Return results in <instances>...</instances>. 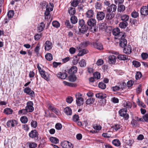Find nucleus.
<instances>
[{"instance_id": "nucleus-42", "label": "nucleus", "mask_w": 148, "mask_h": 148, "mask_svg": "<svg viewBox=\"0 0 148 148\" xmlns=\"http://www.w3.org/2000/svg\"><path fill=\"white\" fill-rule=\"evenodd\" d=\"M28 119L26 116H23L20 118L21 122L23 123H26L28 121Z\"/></svg>"}, {"instance_id": "nucleus-60", "label": "nucleus", "mask_w": 148, "mask_h": 148, "mask_svg": "<svg viewBox=\"0 0 148 148\" xmlns=\"http://www.w3.org/2000/svg\"><path fill=\"white\" fill-rule=\"evenodd\" d=\"M73 120L75 122H77L79 120V117L78 115L75 114L73 116Z\"/></svg>"}, {"instance_id": "nucleus-21", "label": "nucleus", "mask_w": 148, "mask_h": 148, "mask_svg": "<svg viewBox=\"0 0 148 148\" xmlns=\"http://www.w3.org/2000/svg\"><path fill=\"white\" fill-rule=\"evenodd\" d=\"M57 77L62 79H64L67 77V74L66 73H62L60 72L58 73L57 74Z\"/></svg>"}, {"instance_id": "nucleus-27", "label": "nucleus", "mask_w": 148, "mask_h": 148, "mask_svg": "<svg viewBox=\"0 0 148 148\" xmlns=\"http://www.w3.org/2000/svg\"><path fill=\"white\" fill-rule=\"evenodd\" d=\"M94 15V12L92 10H90L87 11L86 13V16L88 18L92 17Z\"/></svg>"}, {"instance_id": "nucleus-35", "label": "nucleus", "mask_w": 148, "mask_h": 148, "mask_svg": "<svg viewBox=\"0 0 148 148\" xmlns=\"http://www.w3.org/2000/svg\"><path fill=\"white\" fill-rule=\"evenodd\" d=\"M95 101V99L91 97L89 99H88L86 101V104L87 105H90L94 103Z\"/></svg>"}, {"instance_id": "nucleus-1", "label": "nucleus", "mask_w": 148, "mask_h": 148, "mask_svg": "<svg viewBox=\"0 0 148 148\" xmlns=\"http://www.w3.org/2000/svg\"><path fill=\"white\" fill-rule=\"evenodd\" d=\"M79 23L80 26L78 27L79 31L82 34H84L88 30V26L85 24L84 21L83 19L79 20Z\"/></svg>"}, {"instance_id": "nucleus-52", "label": "nucleus", "mask_w": 148, "mask_h": 148, "mask_svg": "<svg viewBox=\"0 0 148 148\" xmlns=\"http://www.w3.org/2000/svg\"><path fill=\"white\" fill-rule=\"evenodd\" d=\"M121 127V125L119 124H115L114 126H113L114 130L117 131Z\"/></svg>"}, {"instance_id": "nucleus-36", "label": "nucleus", "mask_w": 148, "mask_h": 148, "mask_svg": "<svg viewBox=\"0 0 148 148\" xmlns=\"http://www.w3.org/2000/svg\"><path fill=\"white\" fill-rule=\"evenodd\" d=\"M128 25L127 22L122 21L119 24V27L121 28H125Z\"/></svg>"}, {"instance_id": "nucleus-62", "label": "nucleus", "mask_w": 148, "mask_h": 148, "mask_svg": "<svg viewBox=\"0 0 148 148\" xmlns=\"http://www.w3.org/2000/svg\"><path fill=\"white\" fill-rule=\"evenodd\" d=\"M142 76V74L141 72H138L136 74V79H139Z\"/></svg>"}, {"instance_id": "nucleus-2", "label": "nucleus", "mask_w": 148, "mask_h": 148, "mask_svg": "<svg viewBox=\"0 0 148 148\" xmlns=\"http://www.w3.org/2000/svg\"><path fill=\"white\" fill-rule=\"evenodd\" d=\"M112 33L116 37L115 38L116 39H120V37L122 36L125 34L124 32H120L119 29L118 27L114 29Z\"/></svg>"}, {"instance_id": "nucleus-32", "label": "nucleus", "mask_w": 148, "mask_h": 148, "mask_svg": "<svg viewBox=\"0 0 148 148\" xmlns=\"http://www.w3.org/2000/svg\"><path fill=\"white\" fill-rule=\"evenodd\" d=\"M114 16V14L113 13H108L106 14V18L107 20H111Z\"/></svg>"}, {"instance_id": "nucleus-51", "label": "nucleus", "mask_w": 148, "mask_h": 148, "mask_svg": "<svg viewBox=\"0 0 148 148\" xmlns=\"http://www.w3.org/2000/svg\"><path fill=\"white\" fill-rule=\"evenodd\" d=\"M133 65L136 67H138L140 65V63L138 61L134 60L132 62Z\"/></svg>"}, {"instance_id": "nucleus-4", "label": "nucleus", "mask_w": 148, "mask_h": 148, "mask_svg": "<svg viewBox=\"0 0 148 148\" xmlns=\"http://www.w3.org/2000/svg\"><path fill=\"white\" fill-rule=\"evenodd\" d=\"M127 110L126 108H123L120 110L119 112V115L123 116L125 120H127L129 118V115L127 113Z\"/></svg>"}, {"instance_id": "nucleus-14", "label": "nucleus", "mask_w": 148, "mask_h": 148, "mask_svg": "<svg viewBox=\"0 0 148 148\" xmlns=\"http://www.w3.org/2000/svg\"><path fill=\"white\" fill-rule=\"evenodd\" d=\"M140 13L143 16H147L148 15V9L146 6H143L140 9Z\"/></svg>"}, {"instance_id": "nucleus-11", "label": "nucleus", "mask_w": 148, "mask_h": 148, "mask_svg": "<svg viewBox=\"0 0 148 148\" xmlns=\"http://www.w3.org/2000/svg\"><path fill=\"white\" fill-rule=\"evenodd\" d=\"M117 6L116 5L112 4L108 6L107 8V10L109 13H112L115 12Z\"/></svg>"}, {"instance_id": "nucleus-31", "label": "nucleus", "mask_w": 148, "mask_h": 148, "mask_svg": "<svg viewBox=\"0 0 148 148\" xmlns=\"http://www.w3.org/2000/svg\"><path fill=\"white\" fill-rule=\"evenodd\" d=\"M13 112V110L12 109L9 108H6L4 109V112L6 114L8 115L11 114Z\"/></svg>"}, {"instance_id": "nucleus-46", "label": "nucleus", "mask_w": 148, "mask_h": 148, "mask_svg": "<svg viewBox=\"0 0 148 148\" xmlns=\"http://www.w3.org/2000/svg\"><path fill=\"white\" fill-rule=\"evenodd\" d=\"M28 144L29 148H35L37 147V144L34 142H29Z\"/></svg>"}, {"instance_id": "nucleus-54", "label": "nucleus", "mask_w": 148, "mask_h": 148, "mask_svg": "<svg viewBox=\"0 0 148 148\" xmlns=\"http://www.w3.org/2000/svg\"><path fill=\"white\" fill-rule=\"evenodd\" d=\"M27 112H29L27 111V109L25 108V109H23L19 110L18 112V114H24Z\"/></svg>"}, {"instance_id": "nucleus-55", "label": "nucleus", "mask_w": 148, "mask_h": 148, "mask_svg": "<svg viewBox=\"0 0 148 148\" xmlns=\"http://www.w3.org/2000/svg\"><path fill=\"white\" fill-rule=\"evenodd\" d=\"M14 12L13 10H10L8 13L7 15L8 18H12L14 15Z\"/></svg>"}, {"instance_id": "nucleus-43", "label": "nucleus", "mask_w": 148, "mask_h": 148, "mask_svg": "<svg viewBox=\"0 0 148 148\" xmlns=\"http://www.w3.org/2000/svg\"><path fill=\"white\" fill-rule=\"evenodd\" d=\"M125 9V6L123 5H120L119 6L118 8V10L119 12H123Z\"/></svg>"}, {"instance_id": "nucleus-34", "label": "nucleus", "mask_w": 148, "mask_h": 148, "mask_svg": "<svg viewBox=\"0 0 148 148\" xmlns=\"http://www.w3.org/2000/svg\"><path fill=\"white\" fill-rule=\"evenodd\" d=\"M88 51L85 49H84L82 50H80L78 53L77 56H82L84 54L87 53L88 52Z\"/></svg>"}, {"instance_id": "nucleus-5", "label": "nucleus", "mask_w": 148, "mask_h": 148, "mask_svg": "<svg viewBox=\"0 0 148 148\" xmlns=\"http://www.w3.org/2000/svg\"><path fill=\"white\" fill-rule=\"evenodd\" d=\"M82 95L78 94L75 96L76 98V103L77 106H79L82 105L84 103V99L81 97Z\"/></svg>"}, {"instance_id": "nucleus-58", "label": "nucleus", "mask_w": 148, "mask_h": 148, "mask_svg": "<svg viewBox=\"0 0 148 148\" xmlns=\"http://www.w3.org/2000/svg\"><path fill=\"white\" fill-rule=\"evenodd\" d=\"M31 126L34 128H36L37 126V122L36 121L32 120L31 122Z\"/></svg>"}, {"instance_id": "nucleus-57", "label": "nucleus", "mask_w": 148, "mask_h": 148, "mask_svg": "<svg viewBox=\"0 0 148 148\" xmlns=\"http://www.w3.org/2000/svg\"><path fill=\"white\" fill-rule=\"evenodd\" d=\"M79 63L81 67H83L86 66V61L84 59L82 60L79 62Z\"/></svg>"}, {"instance_id": "nucleus-61", "label": "nucleus", "mask_w": 148, "mask_h": 148, "mask_svg": "<svg viewBox=\"0 0 148 148\" xmlns=\"http://www.w3.org/2000/svg\"><path fill=\"white\" fill-rule=\"evenodd\" d=\"M62 125L60 123H58L55 125V128L58 130H61L62 128Z\"/></svg>"}, {"instance_id": "nucleus-30", "label": "nucleus", "mask_w": 148, "mask_h": 148, "mask_svg": "<svg viewBox=\"0 0 148 148\" xmlns=\"http://www.w3.org/2000/svg\"><path fill=\"white\" fill-rule=\"evenodd\" d=\"M77 79V77L75 75H71L69 77V81L71 82H75Z\"/></svg>"}, {"instance_id": "nucleus-38", "label": "nucleus", "mask_w": 148, "mask_h": 148, "mask_svg": "<svg viewBox=\"0 0 148 148\" xmlns=\"http://www.w3.org/2000/svg\"><path fill=\"white\" fill-rule=\"evenodd\" d=\"M119 89L123 90L126 86V84L124 82H120L118 84Z\"/></svg>"}, {"instance_id": "nucleus-20", "label": "nucleus", "mask_w": 148, "mask_h": 148, "mask_svg": "<svg viewBox=\"0 0 148 148\" xmlns=\"http://www.w3.org/2000/svg\"><path fill=\"white\" fill-rule=\"evenodd\" d=\"M116 57L114 55H110L108 57V62L110 64H114L116 62Z\"/></svg>"}, {"instance_id": "nucleus-49", "label": "nucleus", "mask_w": 148, "mask_h": 148, "mask_svg": "<svg viewBox=\"0 0 148 148\" xmlns=\"http://www.w3.org/2000/svg\"><path fill=\"white\" fill-rule=\"evenodd\" d=\"M94 77L97 79L100 78V74L98 72H96L93 73Z\"/></svg>"}, {"instance_id": "nucleus-7", "label": "nucleus", "mask_w": 148, "mask_h": 148, "mask_svg": "<svg viewBox=\"0 0 148 148\" xmlns=\"http://www.w3.org/2000/svg\"><path fill=\"white\" fill-rule=\"evenodd\" d=\"M53 45L51 42L49 40H47L44 45V48L45 51H49L51 50Z\"/></svg>"}, {"instance_id": "nucleus-33", "label": "nucleus", "mask_w": 148, "mask_h": 148, "mask_svg": "<svg viewBox=\"0 0 148 148\" xmlns=\"http://www.w3.org/2000/svg\"><path fill=\"white\" fill-rule=\"evenodd\" d=\"M45 27V25L43 22H42L40 23V25L38 28V30L39 32H41L44 29Z\"/></svg>"}, {"instance_id": "nucleus-25", "label": "nucleus", "mask_w": 148, "mask_h": 148, "mask_svg": "<svg viewBox=\"0 0 148 148\" xmlns=\"http://www.w3.org/2000/svg\"><path fill=\"white\" fill-rule=\"evenodd\" d=\"M49 108L57 114H58L59 113V111L58 110L56 109L54 106L51 105H49Z\"/></svg>"}, {"instance_id": "nucleus-24", "label": "nucleus", "mask_w": 148, "mask_h": 148, "mask_svg": "<svg viewBox=\"0 0 148 148\" xmlns=\"http://www.w3.org/2000/svg\"><path fill=\"white\" fill-rule=\"evenodd\" d=\"M95 96L96 97L98 98L103 99L106 97V95L105 93H100L96 94L95 95Z\"/></svg>"}, {"instance_id": "nucleus-28", "label": "nucleus", "mask_w": 148, "mask_h": 148, "mask_svg": "<svg viewBox=\"0 0 148 148\" xmlns=\"http://www.w3.org/2000/svg\"><path fill=\"white\" fill-rule=\"evenodd\" d=\"M117 58L120 60H125L128 59V56L126 55L120 54L118 56Z\"/></svg>"}, {"instance_id": "nucleus-53", "label": "nucleus", "mask_w": 148, "mask_h": 148, "mask_svg": "<svg viewBox=\"0 0 148 148\" xmlns=\"http://www.w3.org/2000/svg\"><path fill=\"white\" fill-rule=\"evenodd\" d=\"M93 127L94 129L97 130H100L102 128V127L101 125L96 124L94 125Z\"/></svg>"}, {"instance_id": "nucleus-29", "label": "nucleus", "mask_w": 148, "mask_h": 148, "mask_svg": "<svg viewBox=\"0 0 148 148\" xmlns=\"http://www.w3.org/2000/svg\"><path fill=\"white\" fill-rule=\"evenodd\" d=\"M49 140L51 142L54 144L58 143L59 142V140L56 138L52 137L49 138Z\"/></svg>"}, {"instance_id": "nucleus-12", "label": "nucleus", "mask_w": 148, "mask_h": 148, "mask_svg": "<svg viewBox=\"0 0 148 148\" xmlns=\"http://www.w3.org/2000/svg\"><path fill=\"white\" fill-rule=\"evenodd\" d=\"M17 122L15 120H9L7 123V125L8 127H13L17 125Z\"/></svg>"}, {"instance_id": "nucleus-23", "label": "nucleus", "mask_w": 148, "mask_h": 148, "mask_svg": "<svg viewBox=\"0 0 148 148\" xmlns=\"http://www.w3.org/2000/svg\"><path fill=\"white\" fill-rule=\"evenodd\" d=\"M77 71V68L76 66H73L69 70V73L70 74H74L76 73Z\"/></svg>"}, {"instance_id": "nucleus-6", "label": "nucleus", "mask_w": 148, "mask_h": 148, "mask_svg": "<svg viewBox=\"0 0 148 148\" xmlns=\"http://www.w3.org/2000/svg\"><path fill=\"white\" fill-rule=\"evenodd\" d=\"M50 4L51 7L50 6L47 5L46 11L45 12V19H48V17L49 14L50 12L51 11L53 10V7L52 6L53 4L51 3H50Z\"/></svg>"}, {"instance_id": "nucleus-45", "label": "nucleus", "mask_w": 148, "mask_h": 148, "mask_svg": "<svg viewBox=\"0 0 148 148\" xmlns=\"http://www.w3.org/2000/svg\"><path fill=\"white\" fill-rule=\"evenodd\" d=\"M79 3L78 0H73L71 2V5L74 7H76Z\"/></svg>"}, {"instance_id": "nucleus-47", "label": "nucleus", "mask_w": 148, "mask_h": 148, "mask_svg": "<svg viewBox=\"0 0 148 148\" xmlns=\"http://www.w3.org/2000/svg\"><path fill=\"white\" fill-rule=\"evenodd\" d=\"M99 88L102 89H104L106 87V85L102 82H100L98 84Z\"/></svg>"}, {"instance_id": "nucleus-13", "label": "nucleus", "mask_w": 148, "mask_h": 148, "mask_svg": "<svg viewBox=\"0 0 148 148\" xmlns=\"http://www.w3.org/2000/svg\"><path fill=\"white\" fill-rule=\"evenodd\" d=\"M24 92L29 95L32 97H34L35 96L34 92L29 87L25 88L24 89Z\"/></svg>"}, {"instance_id": "nucleus-22", "label": "nucleus", "mask_w": 148, "mask_h": 148, "mask_svg": "<svg viewBox=\"0 0 148 148\" xmlns=\"http://www.w3.org/2000/svg\"><path fill=\"white\" fill-rule=\"evenodd\" d=\"M121 20L124 22H127L129 19V16L126 14H123L121 15L120 16Z\"/></svg>"}, {"instance_id": "nucleus-9", "label": "nucleus", "mask_w": 148, "mask_h": 148, "mask_svg": "<svg viewBox=\"0 0 148 148\" xmlns=\"http://www.w3.org/2000/svg\"><path fill=\"white\" fill-rule=\"evenodd\" d=\"M33 103L31 101H29L27 102V106L25 108L27 111L29 112H32L34 110V108L33 106Z\"/></svg>"}, {"instance_id": "nucleus-50", "label": "nucleus", "mask_w": 148, "mask_h": 148, "mask_svg": "<svg viewBox=\"0 0 148 148\" xmlns=\"http://www.w3.org/2000/svg\"><path fill=\"white\" fill-rule=\"evenodd\" d=\"M65 25L69 28H72L73 26L71 24L69 21L68 20H66L65 22Z\"/></svg>"}, {"instance_id": "nucleus-39", "label": "nucleus", "mask_w": 148, "mask_h": 148, "mask_svg": "<svg viewBox=\"0 0 148 148\" xmlns=\"http://www.w3.org/2000/svg\"><path fill=\"white\" fill-rule=\"evenodd\" d=\"M124 106L126 108H130L132 107V104L129 101H126L124 103Z\"/></svg>"}, {"instance_id": "nucleus-56", "label": "nucleus", "mask_w": 148, "mask_h": 148, "mask_svg": "<svg viewBox=\"0 0 148 148\" xmlns=\"http://www.w3.org/2000/svg\"><path fill=\"white\" fill-rule=\"evenodd\" d=\"M131 16L134 18H136L138 16V12L134 11L131 14Z\"/></svg>"}, {"instance_id": "nucleus-3", "label": "nucleus", "mask_w": 148, "mask_h": 148, "mask_svg": "<svg viewBox=\"0 0 148 148\" xmlns=\"http://www.w3.org/2000/svg\"><path fill=\"white\" fill-rule=\"evenodd\" d=\"M126 36V35L125 33L124 35L120 37V39H119V45L122 48L124 47L127 44V41L125 38Z\"/></svg>"}, {"instance_id": "nucleus-48", "label": "nucleus", "mask_w": 148, "mask_h": 148, "mask_svg": "<svg viewBox=\"0 0 148 148\" xmlns=\"http://www.w3.org/2000/svg\"><path fill=\"white\" fill-rule=\"evenodd\" d=\"M52 24L53 27L56 28H58L60 27V23L56 21H53Z\"/></svg>"}, {"instance_id": "nucleus-63", "label": "nucleus", "mask_w": 148, "mask_h": 148, "mask_svg": "<svg viewBox=\"0 0 148 148\" xmlns=\"http://www.w3.org/2000/svg\"><path fill=\"white\" fill-rule=\"evenodd\" d=\"M66 100L68 103H71L73 101V98L72 97L69 96L66 98Z\"/></svg>"}, {"instance_id": "nucleus-8", "label": "nucleus", "mask_w": 148, "mask_h": 148, "mask_svg": "<svg viewBox=\"0 0 148 148\" xmlns=\"http://www.w3.org/2000/svg\"><path fill=\"white\" fill-rule=\"evenodd\" d=\"M61 146L64 148H73V146L70 142L67 141H64L61 143Z\"/></svg>"}, {"instance_id": "nucleus-17", "label": "nucleus", "mask_w": 148, "mask_h": 148, "mask_svg": "<svg viewBox=\"0 0 148 148\" xmlns=\"http://www.w3.org/2000/svg\"><path fill=\"white\" fill-rule=\"evenodd\" d=\"M96 21L94 18L89 19L87 22L88 25L92 27L96 26Z\"/></svg>"}, {"instance_id": "nucleus-15", "label": "nucleus", "mask_w": 148, "mask_h": 148, "mask_svg": "<svg viewBox=\"0 0 148 148\" xmlns=\"http://www.w3.org/2000/svg\"><path fill=\"white\" fill-rule=\"evenodd\" d=\"M40 73L42 77L47 81L49 80V75L45 71H42Z\"/></svg>"}, {"instance_id": "nucleus-10", "label": "nucleus", "mask_w": 148, "mask_h": 148, "mask_svg": "<svg viewBox=\"0 0 148 148\" xmlns=\"http://www.w3.org/2000/svg\"><path fill=\"white\" fill-rule=\"evenodd\" d=\"M29 135V137L32 138L38 139V133L36 130L31 131Z\"/></svg>"}, {"instance_id": "nucleus-41", "label": "nucleus", "mask_w": 148, "mask_h": 148, "mask_svg": "<svg viewBox=\"0 0 148 148\" xmlns=\"http://www.w3.org/2000/svg\"><path fill=\"white\" fill-rule=\"evenodd\" d=\"M71 23L73 24H75L77 22V19L76 17L75 16H72L70 19Z\"/></svg>"}, {"instance_id": "nucleus-40", "label": "nucleus", "mask_w": 148, "mask_h": 148, "mask_svg": "<svg viewBox=\"0 0 148 148\" xmlns=\"http://www.w3.org/2000/svg\"><path fill=\"white\" fill-rule=\"evenodd\" d=\"M69 12L71 15H74L76 12L75 8L73 7H70V8L69 9Z\"/></svg>"}, {"instance_id": "nucleus-37", "label": "nucleus", "mask_w": 148, "mask_h": 148, "mask_svg": "<svg viewBox=\"0 0 148 148\" xmlns=\"http://www.w3.org/2000/svg\"><path fill=\"white\" fill-rule=\"evenodd\" d=\"M112 143L114 145L117 147H119L121 145V142L118 139H116L113 140Z\"/></svg>"}, {"instance_id": "nucleus-19", "label": "nucleus", "mask_w": 148, "mask_h": 148, "mask_svg": "<svg viewBox=\"0 0 148 148\" xmlns=\"http://www.w3.org/2000/svg\"><path fill=\"white\" fill-rule=\"evenodd\" d=\"M93 46L95 48L99 50H102L103 49L102 44L99 42L93 43Z\"/></svg>"}, {"instance_id": "nucleus-59", "label": "nucleus", "mask_w": 148, "mask_h": 148, "mask_svg": "<svg viewBox=\"0 0 148 148\" xmlns=\"http://www.w3.org/2000/svg\"><path fill=\"white\" fill-rule=\"evenodd\" d=\"M137 103L138 105L139 106H141L143 108H145L146 107V105L144 103L140 101L139 99H138V101L137 102Z\"/></svg>"}, {"instance_id": "nucleus-16", "label": "nucleus", "mask_w": 148, "mask_h": 148, "mask_svg": "<svg viewBox=\"0 0 148 148\" xmlns=\"http://www.w3.org/2000/svg\"><path fill=\"white\" fill-rule=\"evenodd\" d=\"M105 16V14L102 12H98L97 14V18L99 21H101L103 20Z\"/></svg>"}, {"instance_id": "nucleus-18", "label": "nucleus", "mask_w": 148, "mask_h": 148, "mask_svg": "<svg viewBox=\"0 0 148 148\" xmlns=\"http://www.w3.org/2000/svg\"><path fill=\"white\" fill-rule=\"evenodd\" d=\"M123 51L124 53L127 54H130L132 52L131 47L130 45H128L124 48Z\"/></svg>"}, {"instance_id": "nucleus-44", "label": "nucleus", "mask_w": 148, "mask_h": 148, "mask_svg": "<svg viewBox=\"0 0 148 148\" xmlns=\"http://www.w3.org/2000/svg\"><path fill=\"white\" fill-rule=\"evenodd\" d=\"M45 57L46 59L49 61H51L53 59L52 55L50 53H47Z\"/></svg>"}, {"instance_id": "nucleus-26", "label": "nucleus", "mask_w": 148, "mask_h": 148, "mask_svg": "<svg viewBox=\"0 0 148 148\" xmlns=\"http://www.w3.org/2000/svg\"><path fill=\"white\" fill-rule=\"evenodd\" d=\"M64 112L68 115H71L72 114L71 110L68 107H67L64 109Z\"/></svg>"}, {"instance_id": "nucleus-64", "label": "nucleus", "mask_w": 148, "mask_h": 148, "mask_svg": "<svg viewBox=\"0 0 148 148\" xmlns=\"http://www.w3.org/2000/svg\"><path fill=\"white\" fill-rule=\"evenodd\" d=\"M103 63V60L101 59L98 60L96 62V64L98 66L102 65Z\"/></svg>"}]
</instances>
